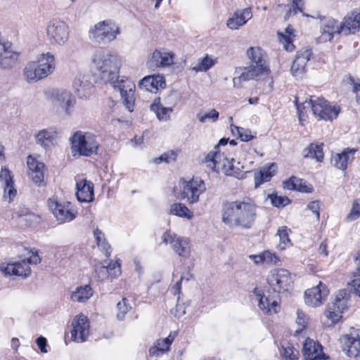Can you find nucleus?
I'll list each match as a JSON object with an SVG mask.
<instances>
[{"label":"nucleus","instance_id":"f257e3e1","mask_svg":"<svg viewBox=\"0 0 360 360\" xmlns=\"http://www.w3.org/2000/svg\"><path fill=\"white\" fill-rule=\"evenodd\" d=\"M257 207L251 201H233L223 205L221 220L230 228L248 229L256 219Z\"/></svg>","mask_w":360,"mask_h":360},{"label":"nucleus","instance_id":"f03ea898","mask_svg":"<svg viewBox=\"0 0 360 360\" xmlns=\"http://www.w3.org/2000/svg\"><path fill=\"white\" fill-rule=\"evenodd\" d=\"M91 62L94 68L98 72L101 79L106 84L114 81L119 75L122 66V59L120 56L103 49L94 51Z\"/></svg>","mask_w":360,"mask_h":360},{"label":"nucleus","instance_id":"7ed1b4c3","mask_svg":"<svg viewBox=\"0 0 360 360\" xmlns=\"http://www.w3.org/2000/svg\"><path fill=\"white\" fill-rule=\"evenodd\" d=\"M56 68L54 56L47 52L39 55L35 60L29 62L23 70V76L27 82H36L52 74Z\"/></svg>","mask_w":360,"mask_h":360},{"label":"nucleus","instance_id":"20e7f679","mask_svg":"<svg viewBox=\"0 0 360 360\" xmlns=\"http://www.w3.org/2000/svg\"><path fill=\"white\" fill-rule=\"evenodd\" d=\"M70 141L73 157H89L98 153L99 143L91 133L77 131L71 136Z\"/></svg>","mask_w":360,"mask_h":360},{"label":"nucleus","instance_id":"39448f33","mask_svg":"<svg viewBox=\"0 0 360 360\" xmlns=\"http://www.w3.org/2000/svg\"><path fill=\"white\" fill-rule=\"evenodd\" d=\"M206 190L205 184L200 178H192L189 181L181 179L178 188L174 191L176 198L186 199L188 203H195L199 200L200 195Z\"/></svg>","mask_w":360,"mask_h":360},{"label":"nucleus","instance_id":"423d86ee","mask_svg":"<svg viewBox=\"0 0 360 360\" xmlns=\"http://www.w3.org/2000/svg\"><path fill=\"white\" fill-rule=\"evenodd\" d=\"M120 33V27L115 23L111 20H103L90 29L89 37L98 44H105L115 39Z\"/></svg>","mask_w":360,"mask_h":360},{"label":"nucleus","instance_id":"0eeeda50","mask_svg":"<svg viewBox=\"0 0 360 360\" xmlns=\"http://www.w3.org/2000/svg\"><path fill=\"white\" fill-rule=\"evenodd\" d=\"M115 90L120 92L123 103L127 108L132 112L134 110V105L135 101L134 83L126 77H120L119 75L114 79V81L108 82Z\"/></svg>","mask_w":360,"mask_h":360},{"label":"nucleus","instance_id":"6e6552de","mask_svg":"<svg viewBox=\"0 0 360 360\" xmlns=\"http://www.w3.org/2000/svg\"><path fill=\"white\" fill-rule=\"evenodd\" d=\"M267 282L274 292H284L292 288V278L287 269H276L269 272Z\"/></svg>","mask_w":360,"mask_h":360},{"label":"nucleus","instance_id":"1a4fd4ad","mask_svg":"<svg viewBox=\"0 0 360 360\" xmlns=\"http://www.w3.org/2000/svg\"><path fill=\"white\" fill-rule=\"evenodd\" d=\"M69 34V26L63 21L53 20L47 25L46 36L53 45H64L68 40Z\"/></svg>","mask_w":360,"mask_h":360},{"label":"nucleus","instance_id":"9d476101","mask_svg":"<svg viewBox=\"0 0 360 360\" xmlns=\"http://www.w3.org/2000/svg\"><path fill=\"white\" fill-rule=\"evenodd\" d=\"M48 207L59 224L70 221L76 217L70 202H60L56 197L50 198Z\"/></svg>","mask_w":360,"mask_h":360},{"label":"nucleus","instance_id":"9b49d317","mask_svg":"<svg viewBox=\"0 0 360 360\" xmlns=\"http://www.w3.org/2000/svg\"><path fill=\"white\" fill-rule=\"evenodd\" d=\"M49 98L54 105L60 106L66 115H70L76 101L72 93L64 89H52Z\"/></svg>","mask_w":360,"mask_h":360},{"label":"nucleus","instance_id":"f8f14e48","mask_svg":"<svg viewBox=\"0 0 360 360\" xmlns=\"http://www.w3.org/2000/svg\"><path fill=\"white\" fill-rule=\"evenodd\" d=\"M162 243H169L172 250L179 256L184 258L189 257L191 255L190 241L186 238L178 236L170 231H167L162 236Z\"/></svg>","mask_w":360,"mask_h":360},{"label":"nucleus","instance_id":"ddd939ff","mask_svg":"<svg viewBox=\"0 0 360 360\" xmlns=\"http://www.w3.org/2000/svg\"><path fill=\"white\" fill-rule=\"evenodd\" d=\"M340 112V108L331 105L323 98H313L312 113L320 120H333L336 118Z\"/></svg>","mask_w":360,"mask_h":360},{"label":"nucleus","instance_id":"4468645a","mask_svg":"<svg viewBox=\"0 0 360 360\" xmlns=\"http://www.w3.org/2000/svg\"><path fill=\"white\" fill-rule=\"evenodd\" d=\"M239 70H242L240 76L233 77V86L240 88L242 82L248 81L250 79H255L262 75H266L269 72L267 65L257 64L250 65L246 68H239Z\"/></svg>","mask_w":360,"mask_h":360},{"label":"nucleus","instance_id":"2eb2a0df","mask_svg":"<svg viewBox=\"0 0 360 360\" xmlns=\"http://www.w3.org/2000/svg\"><path fill=\"white\" fill-rule=\"evenodd\" d=\"M229 157L225 155V150L219 149L214 146V150L210 152L205 158L204 162L207 166L213 171L221 170L224 174H231L229 168L225 167V161Z\"/></svg>","mask_w":360,"mask_h":360},{"label":"nucleus","instance_id":"dca6fc26","mask_svg":"<svg viewBox=\"0 0 360 360\" xmlns=\"http://www.w3.org/2000/svg\"><path fill=\"white\" fill-rule=\"evenodd\" d=\"M343 352L349 357L360 355V330L352 329L349 334L340 338Z\"/></svg>","mask_w":360,"mask_h":360},{"label":"nucleus","instance_id":"f3484780","mask_svg":"<svg viewBox=\"0 0 360 360\" xmlns=\"http://www.w3.org/2000/svg\"><path fill=\"white\" fill-rule=\"evenodd\" d=\"M72 339L77 342L86 340L89 334V323L87 317L83 314L77 316L72 322Z\"/></svg>","mask_w":360,"mask_h":360},{"label":"nucleus","instance_id":"a211bd4d","mask_svg":"<svg viewBox=\"0 0 360 360\" xmlns=\"http://www.w3.org/2000/svg\"><path fill=\"white\" fill-rule=\"evenodd\" d=\"M321 34L316 40L317 43L330 41L335 34H340V26L337 20L332 18L323 17L320 20Z\"/></svg>","mask_w":360,"mask_h":360},{"label":"nucleus","instance_id":"6ab92c4d","mask_svg":"<svg viewBox=\"0 0 360 360\" xmlns=\"http://www.w3.org/2000/svg\"><path fill=\"white\" fill-rule=\"evenodd\" d=\"M72 88L78 98L84 99L89 98L94 88L90 75L82 73L77 75L72 81Z\"/></svg>","mask_w":360,"mask_h":360},{"label":"nucleus","instance_id":"aec40b11","mask_svg":"<svg viewBox=\"0 0 360 360\" xmlns=\"http://www.w3.org/2000/svg\"><path fill=\"white\" fill-rule=\"evenodd\" d=\"M174 54L165 49H155L147 61L150 68H165L174 63Z\"/></svg>","mask_w":360,"mask_h":360},{"label":"nucleus","instance_id":"412c9836","mask_svg":"<svg viewBox=\"0 0 360 360\" xmlns=\"http://www.w3.org/2000/svg\"><path fill=\"white\" fill-rule=\"evenodd\" d=\"M328 294L326 285L319 283L316 287L308 289L304 292L305 304L311 307L321 305Z\"/></svg>","mask_w":360,"mask_h":360},{"label":"nucleus","instance_id":"4be33fe9","mask_svg":"<svg viewBox=\"0 0 360 360\" xmlns=\"http://www.w3.org/2000/svg\"><path fill=\"white\" fill-rule=\"evenodd\" d=\"M312 51L310 49H302L297 53L291 67L292 75L297 79L302 78L307 72V64L310 60Z\"/></svg>","mask_w":360,"mask_h":360},{"label":"nucleus","instance_id":"5701e85b","mask_svg":"<svg viewBox=\"0 0 360 360\" xmlns=\"http://www.w3.org/2000/svg\"><path fill=\"white\" fill-rule=\"evenodd\" d=\"M20 53L12 48L9 42L0 41V68L8 69L13 68L18 60Z\"/></svg>","mask_w":360,"mask_h":360},{"label":"nucleus","instance_id":"b1692460","mask_svg":"<svg viewBox=\"0 0 360 360\" xmlns=\"http://www.w3.org/2000/svg\"><path fill=\"white\" fill-rule=\"evenodd\" d=\"M302 354L304 360H328V356L323 353L321 344L307 338L303 344Z\"/></svg>","mask_w":360,"mask_h":360},{"label":"nucleus","instance_id":"393cba45","mask_svg":"<svg viewBox=\"0 0 360 360\" xmlns=\"http://www.w3.org/2000/svg\"><path fill=\"white\" fill-rule=\"evenodd\" d=\"M356 151V148H345L341 153L332 154L330 162L335 168L345 171L347 165L353 161Z\"/></svg>","mask_w":360,"mask_h":360},{"label":"nucleus","instance_id":"a878e982","mask_svg":"<svg viewBox=\"0 0 360 360\" xmlns=\"http://www.w3.org/2000/svg\"><path fill=\"white\" fill-rule=\"evenodd\" d=\"M0 181L4 191V198H8V202H11L17 195L15 188L13 175L7 167H1L0 171Z\"/></svg>","mask_w":360,"mask_h":360},{"label":"nucleus","instance_id":"bb28decb","mask_svg":"<svg viewBox=\"0 0 360 360\" xmlns=\"http://www.w3.org/2000/svg\"><path fill=\"white\" fill-rule=\"evenodd\" d=\"M57 130L49 127L39 131L34 136L36 143L45 150H51L57 139Z\"/></svg>","mask_w":360,"mask_h":360},{"label":"nucleus","instance_id":"cd10ccee","mask_svg":"<svg viewBox=\"0 0 360 360\" xmlns=\"http://www.w3.org/2000/svg\"><path fill=\"white\" fill-rule=\"evenodd\" d=\"M339 26L340 32L345 35L356 33L360 28V12L353 11L348 13Z\"/></svg>","mask_w":360,"mask_h":360},{"label":"nucleus","instance_id":"c85d7f7f","mask_svg":"<svg viewBox=\"0 0 360 360\" xmlns=\"http://www.w3.org/2000/svg\"><path fill=\"white\" fill-rule=\"evenodd\" d=\"M0 271L5 275H15L27 277L31 273V269L25 259L6 265H0Z\"/></svg>","mask_w":360,"mask_h":360},{"label":"nucleus","instance_id":"c756f323","mask_svg":"<svg viewBox=\"0 0 360 360\" xmlns=\"http://www.w3.org/2000/svg\"><path fill=\"white\" fill-rule=\"evenodd\" d=\"M253 293L256 295L259 301V308L266 314H273L278 311L280 305L278 299L274 297H265L261 294L259 290L255 288Z\"/></svg>","mask_w":360,"mask_h":360},{"label":"nucleus","instance_id":"7c9ffc66","mask_svg":"<svg viewBox=\"0 0 360 360\" xmlns=\"http://www.w3.org/2000/svg\"><path fill=\"white\" fill-rule=\"evenodd\" d=\"M29 169L28 174L35 184H41L44 181L45 165L32 158L28 156L27 160Z\"/></svg>","mask_w":360,"mask_h":360},{"label":"nucleus","instance_id":"2f4dec72","mask_svg":"<svg viewBox=\"0 0 360 360\" xmlns=\"http://www.w3.org/2000/svg\"><path fill=\"white\" fill-rule=\"evenodd\" d=\"M139 86L141 89L150 92H156L159 89H164L165 80L162 75H152L145 77L139 82Z\"/></svg>","mask_w":360,"mask_h":360},{"label":"nucleus","instance_id":"473e14b6","mask_svg":"<svg viewBox=\"0 0 360 360\" xmlns=\"http://www.w3.org/2000/svg\"><path fill=\"white\" fill-rule=\"evenodd\" d=\"M252 17V8L250 7L238 10L234 13L233 17L227 20L226 25L230 29L236 30L245 25Z\"/></svg>","mask_w":360,"mask_h":360},{"label":"nucleus","instance_id":"72a5a7b5","mask_svg":"<svg viewBox=\"0 0 360 360\" xmlns=\"http://www.w3.org/2000/svg\"><path fill=\"white\" fill-rule=\"evenodd\" d=\"M76 195L80 202H91L94 200V184L86 179L80 180L76 184Z\"/></svg>","mask_w":360,"mask_h":360},{"label":"nucleus","instance_id":"f704fd0d","mask_svg":"<svg viewBox=\"0 0 360 360\" xmlns=\"http://www.w3.org/2000/svg\"><path fill=\"white\" fill-rule=\"evenodd\" d=\"M275 165L271 164L268 168L264 167L259 172L255 173V187L258 188L260 185L264 182H267L271 180V177L275 174Z\"/></svg>","mask_w":360,"mask_h":360},{"label":"nucleus","instance_id":"c9c22d12","mask_svg":"<svg viewBox=\"0 0 360 360\" xmlns=\"http://www.w3.org/2000/svg\"><path fill=\"white\" fill-rule=\"evenodd\" d=\"M93 295L91 288L88 285L77 287L70 295V298L73 302H85Z\"/></svg>","mask_w":360,"mask_h":360},{"label":"nucleus","instance_id":"e433bc0d","mask_svg":"<svg viewBox=\"0 0 360 360\" xmlns=\"http://www.w3.org/2000/svg\"><path fill=\"white\" fill-rule=\"evenodd\" d=\"M302 155L305 158L315 159L317 162H321L323 159L322 145L311 143L303 150Z\"/></svg>","mask_w":360,"mask_h":360},{"label":"nucleus","instance_id":"4c0bfd02","mask_svg":"<svg viewBox=\"0 0 360 360\" xmlns=\"http://www.w3.org/2000/svg\"><path fill=\"white\" fill-rule=\"evenodd\" d=\"M150 110L153 111L158 120L162 121H167L169 119L170 112L172 109L170 108L163 107L160 104V98H155L153 103L150 105Z\"/></svg>","mask_w":360,"mask_h":360},{"label":"nucleus","instance_id":"58836bf2","mask_svg":"<svg viewBox=\"0 0 360 360\" xmlns=\"http://www.w3.org/2000/svg\"><path fill=\"white\" fill-rule=\"evenodd\" d=\"M247 56L250 60V65H266L265 53L259 47L249 48L247 51Z\"/></svg>","mask_w":360,"mask_h":360},{"label":"nucleus","instance_id":"ea45409f","mask_svg":"<svg viewBox=\"0 0 360 360\" xmlns=\"http://www.w3.org/2000/svg\"><path fill=\"white\" fill-rule=\"evenodd\" d=\"M169 212L170 214L180 217H185L189 219L193 217L192 212H191L189 209L182 203H173L170 206Z\"/></svg>","mask_w":360,"mask_h":360},{"label":"nucleus","instance_id":"a19ab883","mask_svg":"<svg viewBox=\"0 0 360 360\" xmlns=\"http://www.w3.org/2000/svg\"><path fill=\"white\" fill-rule=\"evenodd\" d=\"M295 103L297 106V115L301 122L304 116L307 115V112H312L313 98L311 97L309 101H305L301 103H298V99L295 98Z\"/></svg>","mask_w":360,"mask_h":360},{"label":"nucleus","instance_id":"79ce46f5","mask_svg":"<svg viewBox=\"0 0 360 360\" xmlns=\"http://www.w3.org/2000/svg\"><path fill=\"white\" fill-rule=\"evenodd\" d=\"M290 231L286 226H282L278 230L277 236L279 237L280 243L278 247L281 250H284L287 246L291 245L289 238V232Z\"/></svg>","mask_w":360,"mask_h":360},{"label":"nucleus","instance_id":"37998d69","mask_svg":"<svg viewBox=\"0 0 360 360\" xmlns=\"http://www.w3.org/2000/svg\"><path fill=\"white\" fill-rule=\"evenodd\" d=\"M215 62V59L206 55L205 57L199 60L198 65L193 68V70L197 72L207 71L214 65Z\"/></svg>","mask_w":360,"mask_h":360},{"label":"nucleus","instance_id":"c03bdc74","mask_svg":"<svg viewBox=\"0 0 360 360\" xmlns=\"http://www.w3.org/2000/svg\"><path fill=\"white\" fill-rule=\"evenodd\" d=\"M131 308V307L129 304V300L127 298H122V300L117 304V319L123 320Z\"/></svg>","mask_w":360,"mask_h":360},{"label":"nucleus","instance_id":"a18cd8bd","mask_svg":"<svg viewBox=\"0 0 360 360\" xmlns=\"http://www.w3.org/2000/svg\"><path fill=\"white\" fill-rule=\"evenodd\" d=\"M233 158H228L227 160L225 161V167L229 168L231 174H224L226 176H233L238 179H242L244 176V174L242 172V171L240 169L239 167H236L233 165L234 162Z\"/></svg>","mask_w":360,"mask_h":360},{"label":"nucleus","instance_id":"49530a36","mask_svg":"<svg viewBox=\"0 0 360 360\" xmlns=\"http://www.w3.org/2000/svg\"><path fill=\"white\" fill-rule=\"evenodd\" d=\"M342 312L335 309V305H327V308L325 311V316L329 319L333 323H337L342 317Z\"/></svg>","mask_w":360,"mask_h":360},{"label":"nucleus","instance_id":"de8ad7c7","mask_svg":"<svg viewBox=\"0 0 360 360\" xmlns=\"http://www.w3.org/2000/svg\"><path fill=\"white\" fill-rule=\"evenodd\" d=\"M175 335L171 333L164 339H159L156 342V345L162 352V353L167 352L169 350V347L174 340Z\"/></svg>","mask_w":360,"mask_h":360},{"label":"nucleus","instance_id":"09e8293b","mask_svg":"<svg viewBox=\"0 0 360 360\" xmlns=\"http://www.w3.org/2000/svg\"><path fill=\"white\" fill-rule=\"evenodd\" d=\"M297 317L296 323L299 326V328L296 330V333L301 332L304 328H306L309 323V317L304 312L300 309L297 311Z\"/></svg>","mask_w":360,"mask_h":360},{"label":"nucleus","instance_id":"8fccbe9b","mask_svg":"<svg viewBox=\"0 0 360 360\" xmlns=\"http://www.w3.org/2000/svg\"><path fill=\"white\" fill-rule=\"evenodd\" d=\"M360 217V200H355L352 205L350 212L347 216L348 221H354Z\"/></svg>","mask_w":360,"mask_h":360},{"label":"nucleus","instance_id":"3c124183","mask_svg":"<svg viewBox=\"0 0 360 360\" xmlns=\"http://www.w3.org/2000/svg\"><path fill=\"white\" fill-rule=\"evenodd\" d=\"M105 268L108 270V274L112 278H116L121 274L120 263L118 260L110 261L105 264Z\"/></svg>","mask_w":360,"mask_h":360},{"label":"nucleus","instance_id":"603ef678","mask_svg":"<svg viewBox=\"0 0 360 360\" xmlns=\"http://www.w3.org/2000/svg\"><path fill=\"white\" fill-rule=\"evenodd\" d=\"M271 204L275 207H284L290 203V200L286 196H279L276 194L269 195Z\"/></svg>","mask_w":360,"mask_h":360},{"label":"nucleus","instance_id":"864d4df0","mask_svg":"<svg viewBox=\"0 0 360 360\" xmlns=\"http://www.w3.org/2000/svg\"><path fill=\"white\" fill-rule=\"evenodd\" d=\"M197 117L202 123L205 122L207 120H211L213 122H215L219 117V112L215 109H212L208 112L204 114L201 112L198 113Z\"/></svg>","mask_w":360,"mask_h":360},{"label":"nucleus","instance_id":"5fc2aeb1","mask_svg":"<svg viewBox=\"0 0 360 360\" xmlns=\"http://www.w3.org/2000/svg\"><path fill=\"white\" fill-rule=\"evenodd\" d=\"M281 352L285 360H298V352L294 351L290 346L282 347Z\"/></svg>","mask_w":360,"mask_h":360},{"label":"nucleus","instance_id":"6e6d98bb","mask_svg":"<svg viewBox=\"0 0 360 360\" xmlns=\"http://www.w3.org/2000/svg\"><path fill=\"white\" fill-rule=\"evenodd\" d=\"M237 134L243 141H249L254 139L255 136L252 135L251 131L248 129L235 127Z\"/></svg>","mask_w":360,"mask_h":360},{"label":"nucleus","instance_id":"4d7b16f0","mask_svg":"<svg viewBox=\"0 0 360 360\" xmlns=\"http://www.w3.org/2000/svg\"><path fill=\"white\" fill-rule=\"evenodd\" d=\"M96 277L98 281H103L108 278V270L105 268V262L101 266H96L95 269Z\"/></svg>","mask_w":360,"mask_h":360},{"label":"nucleus","instance_id":"13d9d810","mask_svg":"<svg viewBox=\"0 0 360 360\" xmlns=\"http://www.w3.org/2000/svg\"><path fill=\"white\" fill-rule=\"evenodd\" d=\"M176 157V154L174 151H170L162 154L158 158L155 160V163H160L161 162H165L169 163L172 161H174Z\"/></svg>","mask_w":360,"mask_h":360},{"label":"nucleus","instance_id":"bf43d9fd","mask_svg":"<svg viewBox=\"0 0 360 360\" xmlns=\"http://www.w3.org/2000/svg\"><path fill=\"white\" fill-rule=\"evenodd\" d=\"M279 40L284 44L283 47L287 51H292L295 49L291 38L289 36H285L283 34L278 33Z\"/></svg>","mask_w":360,"mask_h":360},{"label":"nucleus","instance_id":"052dcab7","mask_svg":"<svg viewBox=\"0 0 360 360\" xmlns=\"http://www.w3.org/2000/svg\"><path fill=\"white\" fill-rule=\"evenodd\" d=\"M300 184H301L300 179L292 176L289 180L283 182V187L289 190H296Z\"/></svg>","mask_w":360,"mask_h":360},{"label":"nucleus","instance_id":"680f3d73","mask_svg":"<svg viewBox=\"0 0 360 360\" xmlns=\"http://www.w3.org/2000/svg\"><path fill=\"white\" fill-rule=\"evenodd\" d=\"M329 304L335 305V309L342 313L348 307L349 300L335 299V301Z\"/></svg>","mask_w":360,"mask_h":360},{"label":"nucleus","instance_id":"e2e57ef3","mask_svg":"<svg viewBox=\"0 0 360 360\" xmlns=\"http://www.w3.org/2000/svg\"><path fill=\"white\" fill-rule=\"evenodd\" d=\"M307 209L311 211L315 215L316 219L319 221L320 219V202L319 200L310 202L307 205Z\"/></svg>","mask_w":360,"mask_h":360},{"label":"nucleus","instance_id":"0e129e2a","mask_svg":"<svg viewBox=\"0 0 360 360\" xmlns=\"http://www.w3.org/2000/svg\"><path fill=\"white\" fill-rule=\"evenodd\" d=\"M32 256L25 259L28 264H37L41 262V258L38 255V251L35 249L32 250L31 251Z\"/></svg>","mask_w":360,"mask_h":360},{"label":"nucleus","instance_id":"69168bd1","mask_svg":"<svg viewBox=\"0 0 360 360\" xmlns=\"http://www.w3.org/2000/svg\"><path fill=\"white\" fill-rule=\"evenodd\" d=\"M262 257L263 258L264 262L267 263H276L277 260L276 255L269 251L264 252L262 254Z\"/></svg>","mask_w":360,"mask_h":360},{"label":"nucleus","instance_id":"338daca9","mask_svg":"<svg viewBox=\"0 0 360 360\" xmlns=\"http://www.w3.org/2000/svg\"><path fill=\"white\" fill-rule=\"evenodd\" d=\"M349 82L353 84V91L356 94V101L360 104V82H355L352 77L349 78Z\"/></svg>","mask_w":360,"mask_h":360},{"label":"nucleus","instance_id":"774afa93","mask_svg":"<svg viewBox=\"0 0 360 360\" xmlns=\"http://www.w3.org/2000/svg\"><path fill=\"white\" fill-rule=\"evenodd\" d=\"M304 3L302 0H292V9L289 11V13L293 11L295 13L297 11L302 13Z\"/></svg>","mask_w":360,"mask_h":360}]
</instances>
